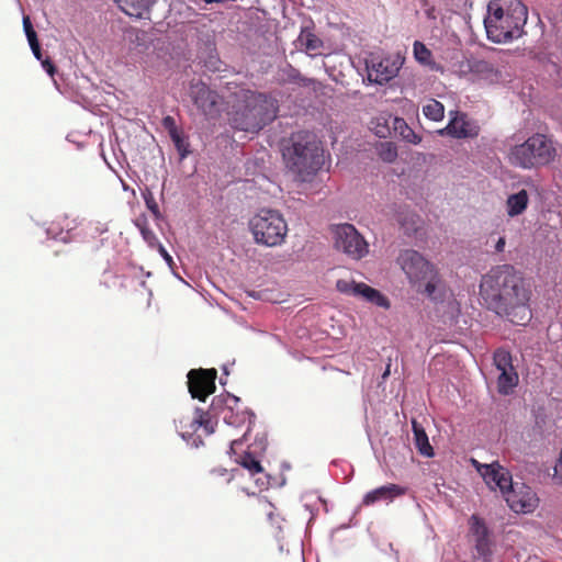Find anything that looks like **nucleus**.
<instances>
[{"mask_svg": "<svg viewBox=\"0 0 562 562\" xmlns=\"http://www.w3.org/2000/svg\"><path fill=\"white\" fill-rule=\"evenodd\" d=\"M480 295L487 307L516 325L531 319L530 289L509 265L491 269L481 280Z\"/></svg>", "mask_w": 562, "mask_h": 562, "instance_id": "f257e3e1", "label": "nucleus"}, {"mask_svg": "<svg viewBox=\"0 0 562 562\" xmlns=\"http://www.w3.org/2000/svg\"><path fill=\"white\" fill-rule=\"evenodd\" d=\"M528 10L520 0H490L484 26L487 38L503 44L522 36Z\"/></svg>", "mask_w": 562, "mask_h": 562, "instance_id": "f03ea898", "label": "nucleus"}, {"mask_svg": "<svg viewBox=\"0 0 562 562\" xmlns=\"http://www.w3.org/2000/svg\"><path fill=\"white\" fill-rule=\"evenodd\" d=\"M277 101L262 93L244 91L233 105L229 122L233 128L257 133L277 117Z\"/></svg>", "mask_w": 562, "mask_h": 562, "instance_id": "7ed1b4c3", "label": "nucleus"}, {"mask_svg": "<svg viewBox=\"0 0 562 562\" xmlns=\"http://www.w3.org/2000/svg\"><path fill=\"white\" fill-rule=\"evenodd\" d=\"M286 167L305 181L323 165V148L314 134L302 132L292 137L291 146L283 150Z\"/></svg>", "mask_w": 562, "mask_h": 562, "instance_id": "20e7f679", "label": "nucleus"}, {"mask_svg": "<svg viewBox=\"0 0 562 562\" xmlns=\"http://www.w3.org/2000/svg\"><path fill=\"white\" fill-rule=\"evenodd\" d=\"M239 398L232 395L225 394L216 396L211 405L210 413L205 416L202 409H195V416L190 424L192 431H196L200 427H203L206 435L214 432V424L212 417H221L225 424L234 427H239L248 422V427L252 423L254 415L246 411L239 409ZM249 431V428H247Z\"/></svg>", "mask_w": 562, "mask_h": 562, "instance_id": "39448f33", "label": "nucleus"}, {"mask_svg": "<svg viewBox=\"0 0 562 562\" xmlns=\"http://www.w3.org/2000/svg\"><path fill=\"white\" fill-rule=\"evenodd\" d=\"M411 285L420 293L434 297L440 285V277L436 267L413 249L401 251L396 259Z\"/></svg>", "mask_w": 562, "mask_h": 562, "instance_id": "423d86ee", "label": "nucleus"}, {"mask_svg": "<svg viewBox=\"0 0 562 562\" xmlns=\"http://www.w3.org/2000/svg\"><path fill=\"white\" fill-rule=\"evenodd\" d=\"M248 227L255 243L266 247L281 246L289 232L283 214L268 207L258 210L249 220Z\"/></svg>", "mask_w": 562, "mask_h": 562, "instance_id": "0eeeda50", "label": "nucleus"}, {"mask_svg": "<svg viewBox=\"0 0 562 562\" xmlns=\"http://www.w3.org/2000/svg\"><path fill=\"white\" fill-rule=\"evenodd\" d=\"M335 248L352 259H361L369 252V245L351 224H339L333 227Z\"/></svg>", "mask_w": 562, "mask_h": 562, "instance_id": "6e6552de", "label": "nucleus"}, {"mask_svg": "<svg viewBox=\"0 0 562 562\" xmlns=\"http://www.w3.org/2000/svg\"><path fill=\"white\" fill-rule=\"evenodd\" d=\"M470 462L482 476L488 488L492 491L498 490L503 497L507 494V491L510 490L515 482L513 481L510 472L498 462L486 464L481 463L473 458Z\"/></svg>", "mask_w": 562, "mask_h": 562, "instance_id": "1a4fd4ad", "label": "nucleus"}, {"mask_svg": "<svg viewBox=\"0 0 562 562\" xmlns=\"http://www.w3.org/2000/svg\"><path fill=\"white\" fill-rule=\"evenodd\" d=\"M508 507L516 514H531L539 506V497L529 485L515 481L504 496Z\"/></svg>", "mask_w": 562, "mask_h": 562, "instance_id": "9d476101", "label": "nucleus"}, {"mask_svg": "<svg viewBox=\"0 0 562 562\" xmlns=\"http://www.w3.org/2000/svg\"><path fill=\"white\" fill-rule=\"evenodd\" d=\"M405 58L400 53L384 58L372 57L367 63L368 78L370 81L383 85L396 77L404 65Z\"/></svg>", "mask_w": 562, "mask_h": 562, "instance_id": "9b49d317", "label": "nucleus"}, {"mask_svg": "<svg viewBox=\"0 0 562 562\" xmlns=\"http://www.w3.org/2000/svg\"><path fill=\"white\" fill-rule=\"evenodd\" d=\"M336 288L344 294L360 297L379 307L389 310L391 306L390 301L385 295L366 283L349 280H338Z\"/></svg>", "mask_w": 562, "mask_h": 562, "instance_id": "f8f14e48", "label": "nucleus"}, {"mask_svg": "<svg viewBox=\"0 0 562 562\" xmlns=\"http://www.w3.org/2000/svg\"><path fill=\"white\" fill-rule=\"evenodd\" d=\"M469 525L470 536L474 542V562H492L491 540L486 525L475 515L471 516Z\"/></svg>", "mask_w": 562, "mask_h": 562, "instance_id": "ddd939ff", "label": "nucleus"}, {"mask_svg": "<svg viewBox=\"0 0 562 562\" xmlns=\"http://www.w3.org/2000/svg\"><path fill=\"white\" fill-rule=\"evenodd\" d=\"M190 95L196 108L210 119L220 113V97L212 91L205 83L196 82L190 87Z\"/></svg>", "mask_w": 562, "mask_h": 562, "instance_id": "4468645a", "label": "nucleus"}, {"mask_svg": "<svg viewBox=\"0 0 562 562\" xmlns=\"http://www.w3.org/2000/svg\"><path fill=\"white\" fill-rule=\"evenodd\" d=\"M215 369L191 370L188 373V386L192 397L205 401L215 390Z\"/></svg>", "mask_w": 562, "mask_h": 562, "instance_id": "2eb2a0df", "label": "nucleus"}, {"mask_svg": "<svg viewBox=\"0 0 562 562\" xmlns=\"http://www.w3.org/2000/svg\"><path fill=\"white\" fill-rule=\"evenodd\" d=\"M480 126L477 123L460 112H450V120L445 128L438 131V134L449 135L454 138H473L479 135Z\"/></svg>", "mask_w": 562, "mask_h": 562, "instance_id": "dca6fc26", "label": "nucleus"}, {"mask_svg": "<svg viewBox=\"0 0 562 562\" xmlns=\"http://www.w3.org/2000/svg\"><path fill=\"white\" fill-rule=\"evenodd\" d=\"M528 146L535 167L543 166L552 161L557 149L552 139L543 134H535L528 138Z\"/></svg>", "mask_w": 562, "mask_h": 562, "instance_id": "f3484780", "label": "nucleus"}, {"mask_svg": "<svg viewBox=\"0 0 562 562\" xmlns=\"http://www.w3.org/2000/svg\"><path fill=\"white\" fill-rule=\"evenodd\" d=\"M506 158L508 162L518 168L531 169L535 168V162L530 155L528 146V138L522 143H515L514 138L507 140Z\"/></svg>", "mask_w": 562, "mask_h": 562, "instance_id": "a211bd4d", "label": "nucleus"}, {"mask_svg": "<svg viewBox=\"0 0 562 562\" xmlns=\"http://www.w3.org/2000/svg\"><path fill=\"white\" fill-rule=\"evenodd\" d=\"M406 490L396 484H387L368 492L362 499V504L370 506L376 502H392L394 498L404 495Z\"/></svg>", "mask_w": 562, "mask_h": 562, "instance_id": "6ab92c4d", "label": "nucleus"}, {"mask_svg": "<svg viewBox=\"0 0 562 562\" xmlns=\"http://www.w3.org/2000/svg\"><path fill=\"white\" fill-rule=\"evenodd\" d=\"M502 79L501 72L485 60H473L472 81L493 85Z\"/></svg>", "mask_w": 562, "mask_h": 562, "instance_id": "aec40b11", "label": "nucleus"}, {"mask_svg": "<svg viewBox=\"0 0 562 562\" xmlns=\"http://www.w3.org/2000/svg\"><path fill=\"white\" fill-rule=\"evenodd\" d=\"M529 204L528 192L522 189L516 193L509 194L506 200V214L509 217H516L522 214Z\"/></svg>", "mask_w": 562, "mask_h": 562, "instance_id": "412c9836", "label": "nucleus"}, {"mask_svg": "<svg viewBox=\"0 0 562 562\" xmlns=\"http://www.w3.org/2000/svg\"><path fill=\"white\" fill-rule=\"evenodd\" d=\"M121 10L130 16L143 18L156 0H114Z\"/></svg>", "mask_w": 562, "mask_h": 562, "instance_id": "4be33fe9", "label": "nucleus"}, {"mask_svg": "<svg viewBox=\"0 0 562 562\" xmlns=\"http://www.w3.org/2000/svg\"><path fill=\"white\" fill-rule=\"evenodd\" d=\"M77 227L76 220H69L68 217L63 218V225L60 223H50L46 227V234L48 238L59 239L61 241H67L69 238V233Z\"/></svg>", "mask_w": 562, "mask_h": 562, "instance_id": "5701e85b", "label": "nucleus"}, {"mask_svg": "<svg viewBox=\"0 0 562 562\" xmlns=\"http://www.w3.org/2000/svg\"><path fill=\"white\" fill-rule=\"evenodd\" d=\"M413 56L415 60L422 66L428 67L431 70H440L436 64L431 50L420 41H415L413 44Z\"/></svg>", "mask_w": 562, "mask_h": 562, "instance_id": "b1692460", "label": "nucleus"}, {"mask_svg": "<svg viewBox=\"0 0 562 562\" xmlns=\"http://www.w3.org/2000/svg\"><path fill=\"white\" fill-rule=\"evenodd\" d=\"M413 426V434H414V441L417 450L420 454L424 457L430 458L434 456V449L431 445L429 443V439L427 434L425 432L424 428L416 422H412Z\"/></svg>", "mask_w": 562, "mask_h": 562, "instance_id": "393cba45", "label": "nucleus"}, {"mask_svg": "<svg viewBox=\"0 0 562 562\" xmlns=\"http://www.w3.org/2000/svg\"><path fill=\"white\" fill-rule=\"evenodd\" d=\"M518 384V374L515 369H509L505 371H499L497 378V387L498 392L502 394H509Z\"/></svg>", "mask_w": 562, "mask_h": 562, "instance_id": "a878e982", "label": "nucleus"}, {"mask_svg": "<svg viewBox=\"0 0 562 562\" xmlns=\"http://www.w3.org/2000/svg\"><path fill=\"white\" fill-rule=\"evenodd\" d=\"M394 130L400 134V136L414 145H417L422 142V137L417 135L405 122L404 119L394 117L393 119Z\"/></svg>", "mask_w": 562, "mask_h": 562, "instance_id": "bb28decb", "label": "nucleus"}, {"mask_svg": "<svg viewBox=\"0 0 562 562\" xmlns=\"http://www.w3.org/2000/svg\"><path fill=\"white\" fill-rule=\"evenodd\" d=\"M424 115L435 122H439L445 116V106L435 99H429L423 106Z\"/></svg>", "mask_w": 562, "mask_h": 562, "instance_id": "cd10ccee", "label": "nucleus"}, {"mask_svg": "<svg viewBox=\"0 0 562 562\" xmlns=\"http://www.w3.org/2000/svg\"><path fill=\"white\" fill-rule=\"evenodd\" d=\"M170 137L181 157H184L189 151V143L187 138L178 131L177 127L170 128Z\"/></svg>", "mask_w": 562, "mask_h": 562, "instance_id": "c85d7f7f", "label": "nucleus"}, {"mask_svg": "<svg viewBox=\"0 0 562 562\" xmlns=\"http://www.w3.org/2000/svg\"><path fill=\"white\" fill-rule=\"evenodd\" d=\"M380 158L386 162H393L397 157V149L393 143H381L378 147Z\"/></svg>", "mask_w": 562, "mask_h": 562, "instance_id": "c756f323", "label": "nucleus"}, {"mask_svg": "<svg viewBox=\"0 0 562 562\" xmlns=\"http://www.w3.org/2000/svg\"><path fill=\"white\" fill-rule=\"evenodd\" d=\"M494 363L496 366V369L498 371H505V370H509V369H513V364H512V356L508 351L506 350H497L494 355Z\"/></svg>", "mask_w": 562, "mask_h": 562, "instance_id": "7c9ffc66", "label": "nucleus"}, {"mask_svg": "<svg viewBox=\"0 0 562 562\" xmlns=\"http://www.w3.org/2000/svg\"><path fill=\"white\" fill-rule=\"evenodd\" d=\"M473 60L462 59L453 65V72L472 81Z\"/></svg>", "mask_w": 562, "mask_h": 562, "instance_id": "2f4dec72", "label": "nucleus"}, {"mask_svg": "<svg viewBox=\"0 0 562 562\" xmlns=\"http://www.w3.org/2000/svg\"><path fill=\"white\" fill-rule=\"evenodd\" d=\"M301 41L305 46L306 52H308L311 55H316L322 45L321 40L311 33L302 36Z\"/></svg>", "mask_w": 562, "mask_h": 562, "instance_id": "473e14b6", "label": "nucleus"}, {"mask_svg": "<svg viewBox=\"0 0 562 562\" xmlns=\"http://www.w3.org/2000/svg\"><path fill=\"white\" fill-rule=\"evenodd\" d=\"M239 463L247 469L251 475L258 474L262 471V468L258 460H256L251 454L246 453L240 458Z\"/></svg>", "mask_w": 562, "mask_h": 562, "instance_id": "72a5a7b5", "label": "nucleus"}, {"mask_svg": "<svg viewBox=\"0 0 562 562\" xmlns=\"http://www.w3.org/2000/svg\"><path fill=\"white\" fill-rule=\"evenodd\" d=\"M23 27L29 41L30 48L35 55V31L33 29L30 15H23Z\"/></svg>", "mask_w": 562, "mask_h": 562, "instance_id": "f704fd0d", "label": "nucleus"}, {"mask_svg": "<svg viewBox=\"0 0 562 562\" xmlns=\"http://www.w3.org/2000/svg\"><path fill=\"white\" fill-rule=\"evenodd\" d=\"M142 195L144 198L147 209L151 212L154 217L159 218L160 217L159 206H158L151 191L146 189L145 191H143Z\"/></svg>", "mask_w": 562, "mask_h": 562, "instance_id": "c9c22d12", "label": "nucleus"}, {"mask_svg": "<svg viewBox=\"0 0 562 562\" xmlns=\"http://www.w3.org/2000/svg\"><path fill=\"white\" fill-rule=\"evenodd\" d=\"M37 60H41V66L44 71L53 79L54 85L57 87V79L55 78L56 68L49 59H42L40 46L37 45Z\"/></svg>", "mask_w": 562, "mask_h": 562, "instance_id": "e433bc0d", "label": "nucleus"}, {"mask_svg": "<svg viewBox=\"0 0 562 562\" xmlns=\"http://www.w3.org/2000/svg\"><path fill=\"white\" fill-rule=\"evenodd\" d=\"M140 235L143 237V239L146 241V244L150 247V248H155L157 245H159L160 243L158 241L155 233L148 227V228H145V229H142L140 231Z\"/></svg>", "mask_w": 562, "mask_h": 562, "instance_id": "4c0bfd02", "label": "nucleus"}, {"mask_svg": "<svg viewBox=\"0 0 562 562\" xmlns=\"http://www.w3.org/2000/svg\"><path fill=\"white\" fill-rule=\"evenodd\" d=\"M553 479L557 481V483L562 485V448L560 457L554 465Z\"/></svg>", "mask_w": 562, "mask_h": 562, "instance_id": "58836bf2", "label": "nucleus"}, {"mask_svg": "<svg viewBox=\"0 0 562 562\" xmlns=\"http://www.w3.org/2000/svg\"><path fill=\"white\" fill-rule=\"evenodd\" d=\"M382 120L384 123H378L373 131L379 137H386L390 134V128L387 126V121L384 117H382Z\"/></svg>", "mask_w": 562, "mask_h": 562, "instance_id": "ea45409f", "label": "nucleus"}, {"mask_svg": "<svg viewBox=\"0 0 562 562\" xmlns=\"http://www.w3.org/2000/svg\"><path fill=\"white\" fill-rule=\"evenodd\" d=\"M155 248H157V250L159 251V254L161 255V257L165 259V261L167 262V265L169 267H172L173 265V259L172 257L168 254V251L166 250V248L159 244L157 245Z\"/></svg>", "mask_w": 562, "mask_h": 562, "instance_id": "a19ab883", "label": "nucleus"}, {"mask_svg": "<svg viewBox=\"0 0 562 562\" xmlns=\"http://www.w3.org/2000/svg\"><path fill=\"white\" fill-rule=\"evenodd\" d=\"M134 224L135 226L139 229V232L142 229H145V228H148V220L145 215H139L138 217H136V220L134 221Z\"/></svg>", "mask_w": 562, "mask_h": 562, "instance_id": "79ce46f5", "label": "nucleus"}, {"mask_svg": "<svg viewBox=\"0 0 562 562\" xmlns=\"http://www.w3.org/2000/svg\"><path fill=\"white\" fill-rule=\"evenodd\" d=\"M505 245H506L505 238L499 237L495 244V250L497 252H502L505 249Z\"/></svg>", "mask_w": 562, "mask_h": 562, "instance_id": "37998d69", "label": "nucleus"}, {"mask_svg": "<svg viewBox=\"0 0 562 562\" xmlns=\"http://www.w3.org/2000/svg\"><path fill=\"white\" fill-rule=\"evenodd\" d=\"M164 125H165L166 127H168L169 130H170V128H172V127H176V126H175V121H173V119H172V117H170V116H167V117H165V119H164Z\"/></svg>", "mask_w": 562, "mask_h": 562, "instance_id": "c03bdc74", "label": "nucleus"}, {"mask_svg": "<svg viewBox=\"0 0 562 562\" xmlns=\"http://www.w3.org/2000/svg\"><path fill=\"white\" fill-rule=\"evenodd\" d=\"M97 231L102 234L104 232L108 231V225L106 224H99L98 227H97Z\"/></svg>", "mask_w": 562, "mask_h": 562, "instance_id": "a18cd8bd", "label": "nucleus"}, {"mask_svg": "<svg viewBox=\"0 0 562 562\" xmlns=\"http://www.w3.org/2000/svg\"><path fill=\"white\" fill-rule=\"evenodd\" d=\"M241 441L240 440H233L231 443V452L235 453V447L238 446Z\"/></svg>", "mask_w": 562, "mask_h": 562, "instance_id": "49530a36", "label": "nucleus"}, {"mask_svg": "<svg viewBox=\"0 0 562 562\" xmlns=\"http://www.w3.org/2000/svg\"><path fill=\"white\" fill-rule=\"evenodd\" d=\"M257 483L261 486V487H265L268 483L266 481H260V480H257Z\"/></svg>", "mask_w": 562, "mask_h": 562, "instance_id": "de8ad7c7", "label": "nucleus"}, {"mask_svg": "<svg viewBox=\"0 0 562 562\" xmlns=\"http://www.w3.org/2000/svg\"><path fill=\"white\" fill-rule=\"evenodd\" d=\"M180 434H181V437H182L183 439H186V438H187V434H188V431H181Z\"/></svg>", "mask_w": 562, "mask_h": 562, "instance_id": "09e8293b", "label": "nucleus"}, {"mask_svg": "<svg viewBox=\"0 0 562 562\" xmlns=\"http://www.w3.org/2000/svg\"><path fill=\"white\" fill-rule=\"evenodd\" d=\"M223 371H224L225 374H228L227 366L223 367Z\"/></svg>", "mask_w": 562, "mask_h": 562, "instance_id": "8fccbe9b", "label": "nucleus"}]
</instances>
